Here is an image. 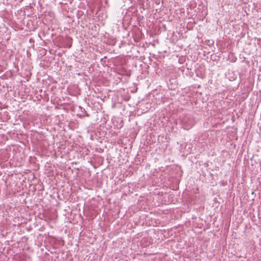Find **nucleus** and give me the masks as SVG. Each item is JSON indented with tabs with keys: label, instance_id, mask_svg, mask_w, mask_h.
<instances>
[{
	"label": "nucleus",
	"instance_id": "f257e3e1",
	"mask_svg": "<svg viewBox=\"0 0 261 261\" xmlns=\"http://www.w3.org/2000/svg\"><path fill=\"white\" fill-rule=\"evenodd\" d=\"M179 122L181 127L186 130L190 129L194 124V120L190 115H182Z\"/></svg>",
	"mask_w": 261,
	"mask_h": 261
}]
</instances>
